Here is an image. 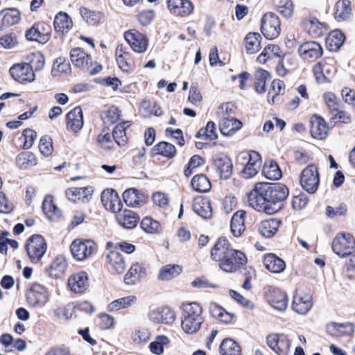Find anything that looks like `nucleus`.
I'll return each mask as SVG.
<instances>
[{
	"instance_id": "obj_1",
	"label": "nucleus",
	"mask_w": 355,
	"mask_h": 355,
	"mask_svg": "<svg viewBox=\"0 0 355 355\" xmlns=\"http://www.w3.org/2000/svg\"><path fill=\"white\" fill-rule=\"evenodd\" d=\"M288 194V189L282 183L257 182L248 193V198L253 209L273 214L284 207Z\"/></svg>"
},
{
	"instance_id": "obj_2",
	"label": "nucleus",
	"mask_w": 355,
	"mask_h": 355,
	"mask_svg": "<svg viewBox=\"0 0 355 355\" xmlns=\"http://www.w3.org/2000/svg\"><path fill=\"white\" fill-rule=\"evenodd\" d=\"M202 313V307L196 302H191L183 305L181 325L185 333L193 334L200 330L204 321Z\"/></svg>"
},
{
	"instance_id": "obj_3",
	"label": "nucleus",
	"mask_w": 355,
	"mask_h": 355,
	"mask_svg": "<svg viewBox=\"0 0 355 355\" xmlns=\"http://www.w3.org/2000/svg\"><path fill=\"white\" fill-rule=\"evenodd\" d=\"M332 250L339 257L349 256L355 251V240L349 233L338 234L332 241Z\"/></svg>"
},
{
	"instance_id": "obj_4",
	"label": "nucleus",
	"mask_w": 355,
	"mask_h": 355,
	"mask_svg": "<svg viewBox=\"0 0 355 355\" xmlns=\"http://www.w3.org/2000/svg\"><path fill=\"white\" fill-rule=\"evenodd\" d=\"M96 250V243L89 239H76L70 245V251L73 257L78 261L88 259Z\"/></svg>"
},
{
	"instance_id": "obj_5",
	"label": "nucleus",
	"mask_w": 355,
	"mask_h": 355,
	"mask_svg": "<svg viewBox=\"0 0 355 355\" xmlns=\"http://www.w3.org/2000/svg\"><path fill=\"white\" fill-rule=\"evenodd\" d=\"M247 263L245 255L239 250L232 249L225 259L219 263V268L225 272H235Z\"/></svg>"
},
{
	"instance_id": "obj_6",
	"label": "nucleus",
	"mask_w": 355,
	"mask_h": 355,
	"mask_svg": "<svg viewBox=\"0 0 355 355\" xmlns=\"http://www.w3.org/2000/svg\"><path fill=\"white\" fill-rule=\"evenodd\" d=\"M335 64L336 61L333 58L327 57L313 67V72L318 83L330 80L336 72Z\"/></svg>"
},
{
	"instance_id": "obj_7",
	"label": "nucleus",
	"mask_w": 355,
	"mask_h": 355,
	"mask_svg": "<svg viewBox=\"0 0 355 355\" xmlns=\"http://www.w3.org/2000/svg\"><path fill=\"white\" fill-rule=\"evenodd\" d=\"M26 250L31 261L38 262L46 251L44 239L38 234L33 235L26 241Z\"/></svg>"
},
{
	"instance_id": "obj_8",
	"label": "nucleus",
	"mask_w": 355,
	"mask_h": 355,
	"mask_svg": "<svg viewBox=\"0 0 355 355\" xmlns=\"http://www.w3.org/2000/svg\"><path fill=\"white\" fill-rule=\"evenodd\" d=\"M261 33L266 38L273 40L281 32L280 21L278 16L273 12L266 13L261 19Z\"/></svg>"
},
{
	"instance_id": "obj_9",
	"label": "nucleus",
	"mask_w": 355,
	"mask_h": 355,
	"mask_svg": "<svg viewBox=\"0 0 355 355\" xmlns=\"http://www.w3.org/2000/svg\"><path fill=\"white\" fill-rule=\"evenodd\" d=\"M319 181L318 169L314 165H309L302 171L300 184L302 188L309 193L316 192Z\"/></svg>"
},
{
	"instance_id": "obj_10",
	"label": "nucleus",
	"mask_w": 355,
	"mask_h": 355,
	"mask_svg": "<svg viewBox=\"0 0 355 355\" xmlns=\"http://www.w3.org/2000/svg\"><path fill=\"white\" fill-rule=\"evenodd\" d=\"M243 158L247 163L241 171V175L245 179L255 176L262 166V159L260 154L257 151L251 150L244 155Z\"/></svg>"
},
{
	"instance_id": "obj_11",
	"label": "nucleus",
	"mask_w": 355,
	"mask_h": 355,
	"mask_svg": "<svg viewBox=\"0 0 355 355\" xmlns=\"http://www.w3.org/2000/svg\"><path fill=\"white\" fill-rule=\"evenodd\" d=\"M267 344L278 355H288L290 352L291 340L287 336L282 334H271L267 336Z\"/></svg>"
},
{
	"instance_id": "obj_12",
	"label": "nucleus",
	"mask_w": 355,
	"mask_h": 355,
	"mask_svg": "<svg viewBox=\"0 0 355 355\" xmlns=\"http://www.w3.org/2000/svg\"><path fill=\"white\" fill-rule=\"evenodd\" d=\"M124 37L132 50L137 53H144L148 45L147 37L135 29L126 31Z\"/></svg>"
},
{
	"instance_id": "obj_13",
	"label": "nucleus",
	"mask_w": 355,
	"mask_h": 355,
	"mask_svg": "<svg viewBox=\"0 0 355 355\" xmlns=\"http://www.w3.org/2000/svg\"><path fill=\"white\" fill-rule=\"evenodd\" d=\"M312 296L302 291H297L293 296L292 308L299 314H306L312 307Z\"/></svg>"
},
{
	"instance_id": "obj_14",
	"label": "nucleus",
	"mask_w": 355,
	"mask_h": 355,
	"mask_svg": "<svg viewBox=\"0 0 355 355\" xmlns=\"http://www.w3.org/2000/svg\"><path fill=\"white\" fill-rule=\"evenodd\" d=\"M101 202L107 210L119 213L123 205L117 192L112 189L104 190L101 193Z\"/></svg>"
},
{
	"instance_id": "obj_15",
	"label": "nucleus",
	"mask_w": 355,
	"mask_h": 355,
	"mask_svg": "<svg viewBox=\"0 0 355 355\" xmlns=\"http://www.w3.org/2000/svg\"><path fill=\"white\" fill-rule=\"evenodd\" d=\"M11 76L19 83L32 82L35 80L34 72L28 63L14 64L10 69Z\"/></svg>"
},
{
	"instance_id": "obj_16",
	"label": "nucleus",
	"mask_w": 355,
	"mask_h": 355,
	"mask_svg": "<svg viewBox=\"0 0 355 355\" xmlns=\"http://www.w3.org/2000/svg\"><path fill=\"white\" fill-rule=\"evenodd\" d=\"M148 319L154 323L172 324L175 320L174 311L168 307H161L150 310L148 314Z\"/></svg>"
},
{
	"instance_id": "obj_17",
	"label": "nucleus",
	"mask_w": 355,
	"mask_h": 355,
	"mask_svg": "<svg viewBox=\"0 0 355 355\" xmlns=\"http://www.w3.org/2000/svg\"><path fill=\"white\" fill-rule=\"evenodd\" d=\"M232 249V245L226 238H219L211 250V259L220 263Z\"/></svg>"
},
{
	"instance_id": "obj_18",
	"label": "nucleus",
	"mask_w": 355,
	"mask_h": 355,
	"mask_svg": "<svg viewBox=\"0 0 355 355\" xmlns=\"http://www.w3.org/2000/svg\"><path fill=\"white\" fill-rule=\"evenodd\" d=\"M300 55L306 60H314L320 58L323 53L321 45L313 41L303 43L298 49Z\"/></svg>"
},
{
	"instance_id": "obj_19",
	"label": "nucleus",
	"mask_w": 355,
	"mask_h": 355,
	"mask_svg": "<svg viewBox=\"0 0 355 355\" xmlns=\"http://www.w3.org/2000/svg\"><path fill=\"white\" fill-rule=\"evenodd\" d=\"M21 13L17 8H6L0 11V31L19 22Z\"/></svg>"
},
{
	"instance_id": "obj_20",
	"label": "nucleus",
	"mask_w": 355,
	"mask_h": 355,
	"mask_svg": "<svg viewBox=\"0 0 355 355\" xmlns=\"http://www.w3.org/2000/svg\"><path fill=\"white\" fill-rule=\"evenodd\" d=\"M92 193V187H72L66 190V196L73 202H87L89 200Z\"/></svg>"
},
{
	"instance_id": "obj_21",
	"label": "nucleus",
	"mask_w": 355,
	"mask_h": 355,
	"mask_svg": "<svg viewBox=\"0 0 355 355\" xmlns=\"http://www.w3.org/2000/svg\"><path fill=\"white\" fill-rule=\"evenodd\" d=\"M83 114L80 107L77 106L67 114V128L73 132H78L83 126Z\"/></svg>"
},
{
	"instance_id": "obj_22",
	"label": "nucleus",
	"mask_w": 355,
	"mask_h": 355,
	"mask_svg": "<svg viewBox=\"0 0 355 355\" xmlns=\"http://www.w3.org/2000/svg\"><path fill=\"white\" fill-rule=\"evenodd\" d=\"M310 132L311 136L317 139H324L328 133L329 128L321 116L313 115L311 116Z\"/></svg>"
},
{
	"instance_id": "obj_23",
	"label": "nucleus",
	"mask_w": 355,
	"mask_h": 355,
	"mask_svg": "<svg viewBox=\"0 0 355 355\" xmlns=\"http://www.w3.org/2000/svg\"><path fill=\"white\" fill-rule=\"evenodd\" d=\"M68 286L76 293L85 292L89 286L87 274L80 272L71 275L68 279Z\"/></svg>"
},
{
	"instance_id": "obj_24",
	"label": "nucleus",
	"mask_w": 355,
	"mask_h": 355,
	"mask_svg": "<svg viewBox=\"0 0 355 355\" xmlns=\"http://www.w3.org/2000/svg\"><path fill=\"white\" fill-rule=\"evenodd\" d=\"M70 58L76 67L83 70L89 69V64L92 63L91 56L81 48L71 49Z\"/></svg>"
},
{
	"instance_id": "obj_25",
	"label": "nucleus",
	"mask_w": 355,
	"mask_h": 355,
	"mask_svg": "<svg viewBox=\"0 0 355 355\" xmlns=\"http://www.w3.org/2000/svg\"><path fill=\"white\" fill-rule=\"evenodd\" d=\"M117 223L125 229L135 228L139 220V216L133 211L124 209L116 215Z\"/></svg>"
},
{
	"instance_id": "obj_26",
	"label": "nucleus",
	"mask_w": 355,
	"mask_h": 355,
	"mask_svg": "<svg viewBox=\"0 0 355 355\" xmlns=\"http://www.w3.org/2000/svg\"><path fill=\"white\" fill-rule=\"evenodd\" d=\"M146 275V268L139 263H133L124 277V282L126 284H135L144 278Z\"/></svg>"
},
{
	"instance_id": "obj_27",
	"label": "nucleus",
	"mask_w": 355,
	"mask_h": 355,
	"mask_svg": "<svg viewBox=\"0 0 355 355\" xmlns=\"http://www.w3.org/2000/svg\"><path fill=\"white\" fill-rule=\"evenodd\" d=\"M168 8L175 15L185 16L190 14L193 9L189 0H167Z\"/></svg>"
},
{
	"instance_id": "obj_28",
	"label": "nucleus",
	"mask_w": 355,
	"mask_h": 355,
	"mask_svg": "<svg viewBox=\"0 0 355 355\" xmlns=\"http://www.w3.org/2000/svg\"><path fill=\"white\" fill-rule=\"evenodd\" d=\"M246 212L243 210H239L234 214L231 219V232L236 236H240L245 230V216Z\"/></svg>"
},
{
	"instance_id": "obj_29",
	"label": "nucleus",
	"mask_w": 355,
	"mask_h": 355,
	"mask_svg": "<svg viewBox=\"0 0 355 355\" xmlns=\"http://www.w3.org/2000/svg\"><path fill=\"white\" fill-rule=\"evenodd\" d=\"M110 269L117 274H122L126 268L123 256L116 251L110 252L106 257Z\"/></svg>"
},
{
	"instance_id": "obj_30",
	"label": "nucleus",
	"mask_w": 355,
	"mask_h": 355,
	"mask_svg": "<svg viewBox=\"0 0 355 355\" xmlns=\"http://www.w3.org/2000/svg\"><path fill=\"white\" fill-rule=\"evenodd\" d=\"M263 263L266 268L272 273H279L284 271L286 268L284 261L274 254L265 255Z\"/></svg>"
},
{
	"instance_id": "obj_31",
	"label": "nucleus",
	"mask_w": 355,
	"mask_h": 355,
	"mask_svg": "<svg viewBox=\"0 0 355 355\" xmlns=\"http://www.w3.org/2000/svg\"><path fill=\"white\" fill-rule=\"evenodd\" d=\"M281 222L275 218L264 220L260 223L258 231L261 236L266 238H271L277 232Z\"/></svg>"
},
{
	"instance_id": "obj_32",
	"label": "nucleus",
	"mask_w": 355,
	"mask_h": 355,
	"mask_svg": "<svg viewBox=\"0 0 355 355\" xmlns=\"http://www.w3.org/2000/svg\"><path fill=\"white\" fill-rule=\"evenodd\" d=\"M354 331V325L349 322H332L327 327V331L334 336H349L352 334Z\"/></svg>"
},
{
	"instance_id": "obj_33",
	"label": "nucleus",
	"mask_w": 355,
	"mask_h": 355,
	"mask_svg": "<svg viewBox=\"0 0 355 355\" xmlns=\"http://www.w3.org/2000/svg\"><path fill=\"white\" fill-rule=\"evenodd\" d=\"M193 209L203 218H209L212 215V209L207 198H196L193 202Z\"/></svg>"
},
{
	"instance_id": "obj_34",
	"label": "nucleus",
	"mask_w": 355,
	"mask_h": 355,
	"mask_svg": "<svg viewBox=\"0 0 355 355\" xmlns=\"http://www.w3.org/2000/svg\"><path fill=\"white\" fill-rule=\"evenodd\" d=\"M242 127V123L234 117L221 119L219 128L224 135H231Z\"/></svg>"
},
{
	"instance_id": "obj_35",
	"label": "nucleus",
	"mask_w": 355,
	"mask_h": 355,
	"mask_svg": "<svg viewBox=\"0 0 355 355\" xmlns=\"http://www.w3.org/2000/svg\"><path fill=\"white\" fill-rule=\"evenodd\" d=\"M67 269V263L63 257H56L51 263L46 272L49 277L57 279L60 277Z\"/></svg>"
},
{
	"instance_id": "obj_36",
	"label": "nucleus",
	"mask_w": 355,
	"mask_h": 355,
	"mask_svg": "<svg viewBox=\"0 0 355 355\" xmlns=\"http://www.w3.org/2000/svg\"><path fill=\"white\" fill-rule=\"evenodd\" d=\"M53 25L55 31L64 33L70 30L73 22L67 13L60 12L55 17Z\"/></svg>"
},
{
	"instance_id": "obj_37",
	"label": "nucleus",
	"mask_w": 355,
	"mask_h": 355,
	"mask_svg": "<svg viewBox=\"0 0 355 355\" xmlns=\"http://www.w3.org/2000/svg\"><path fill=\"white\" fill-rule=\"evenodd\" d=\"M176 154V148L174 145L166 142L161 141L155 146L151 150V155L153 157L161 155L168 158L173 157Z\"/></svg>"
},
{
	"instance_id": "obj_38",
	"label": "nucleus",
	"mask_w": 355,
	"mask_h": 355,
	"mask_svg": "<svg viewBox=\"0 0 355 355\" xmlns=\"http://www.w3.org/2000/svg\"><path fill=\"white\" fill-rule=\"evenodd\" d=\"M214 165L221 178L228 179L230 178L232 172V163L228 157L216 158L214 160Z\"/></svg>"
},
{
	"instance_id": "obj_39",
	"label": "nucleus",
	"mask_w": 355,
	"mask_h": 355,
	"mask_svg": "<svg viewBox=\"0 0 355 355\" xmlns=\"http://www.w3.org/2000/svg\"><path fill=\"white\" fill-rule=\"evenodd\" d=\"M303 24L308 33L314 37L323 35L324 26L315 17H307L303 20Z\"/></svg>"
},
{
	"instance_id": "obj_40",
	"label": "nucleus",
	"mask_w": 355,
	"mask_h": 355,
	"mask_svg": "<svg viewBox=\"0 0 355 355\" xmlns=\"http://www.w3.org/2000/svg\"><path fill=\"white\" fill-rule=\"evenodd\" d=\"M351 10L349 1H338L334 7V17L338 21H345L349 17Z\"/></svg>"
},
{
	"instance_id": "obj_41",
	"label": "nucleus",
	"mask_w": 355,
	"mask_h": 355,
	"mask_svg": "<svg viewBox=\"0 0 355 355\" xmlns=\"http://www.w3.org/2000/svg\"><path fill=\"white\" fill-rule=\"evenodd\" d=\"M261 172L268 180H279L282 177V171L277 162L273 160L266 161L263 166Z\"/></svg>"
},
{
	"instance_id": "obj_42",
	"label": "nucleus",
	"mask_w": 355,
	"mask_h": 355,
	"mask_svg": "<svg viewBox=\"0 0 355 355\" xmlns=\"http://www.w3.org/2000/svg\"><path fill=\"white\" fill-rule=\"evenodd\" d=\"M182 267L176 264H168L159 270L158 279L162 281H168L178 277L182 272Z\"/></svg>"
},
{
	"instance_id": "obj_43",
	"label": "nucleus",
	"mask_w": 355,
	"mask_h": 355,
	"mask_svg": "<svg viewBox=\"0 0 355 355\" xmlns=\"http://www.w3.org/2000/svg\"><path fill=\"white\" fill-rule=\"evenodd\" d=\"M123 198L128 207H136L144 202V196L139 193L137 189L131 188L124 191Z\"/></svg>"
},
{
	"instance_id": "obj_44",
	"label": "nucleus",
	"mask_w": 355,
	"mask_h": 355,
	"mask_svg": "<svg viewBox=\"0 0 355 355\" xmlns=\"http://www.w3.org/2000/svg\"><path fill=\"white\" fill-rule=\"evenodd\" d=\"M269 302L271 306L278 311L285 310L288 304L286 293L279 290L273 291Z\"/></svg>"
},
{
	"instance_id": "obj_45",
	"label": "nucleus",
	"mask_w": 355,
	"mask_h": 355,
	"mask_svg": "<svg viewBox=\"0 0 355 355\" xmlns=\"http://www.w3.org/2000/svg\"><path fill=\"white\" fill-rule=\"evenodd\" d=\"M261 37L259 33H250L245 38V49L248 53L253 54L261 49Z\"/></svg>"
},
{
	"instance_id": "obj_46",
	"label": "nucleus",
	"mask_w": 355,
	"mask_h": 355,
	"mask_svg": "<svg viewBox=\"0 0 355 355\" xmlns=\"http://www.w3.org/2000/svg\"><path fill=\"white\" fill-rule=\"evenodd\" d=\"M130 125V121H123L116 125L112 131V137L119 146H123L127 141L125 130Z\"/></svg>"
},
{
	"instance_id": "obj_47",
	"label": "nucleus",
	"mask_w": 355,
	"mask_h": 355,
	"mask_svg": "<svg viewBox=\"0 0 355 355\" xmlns=\"http://www.w3.org/2000/svg\"><path fill=\"white\" fill-rule=\"evenodd\" d=\"M137 297L128 295L124 297L114 300L108 304L107 309L110 311H116L120 309H126L135 303Z\"/></svg>"
},
{
	"instance_id": "obj_48",
	"label": "nucleus",
	"mask_w": 355,
	"mask_h": 355,
	"mask_svg": "<svg viewBox=\"0 0 355 355\" xmlns=\"http://www.w3.org/2000/svg\"><path fill=\"white\" fill-rule=\"evenodd\" d=\"M270 80V74L263 69H259L256 71L254 75V87L258 93H264L266 92V85Z\"/></svg>"
},
{
	"instance_id": "obj_49",
	"label": "nucleus",
	"mask_w": 355,
	"mask_h": 355,
	"mask_svg": "<svg viewBox=\"0 0 355 355\" xmlns=\"http://www.w3.org/2000/svg\"><path fill=\"white\" fill-rule=\"evenodd\" d=\"M191 184L193 189L198 192L205 193L211 189L210 181L203 174L196 175L192 178Z\"/></svg>"
},
{
	"instance_id": "obj_50",
	"label": "nucleus",
	"mask_w": 355,
	"mask_h": 355,
	"mask_svg": "<svg viewBox=\"0 0 355 355\" xmlns=\"http://www.w3.org/2000/svg\"><path fill=\"white\" fill-rule=\"evenodd\" d=\"M220 353L221 355H240L241 347L234 340L226 338L220 345Z\"/></svg>"
},
{
	"instance_id": "obj_51",
	"label": "nucleus",
	"mask_w": 355,
	"mask_h": 355,
	"mask_svg": "<svg viewBox=\"0 0 355 355\" xmlns=\"http://www.w3.org/2000/svg\"><path fill=\"white\" fill-rule=\"evenodd\" d=\"M345 35L339 30L331 31L327 38V44L330 51H337L343 44Z\"/></svg>"
},
{
	"instance_id": "obj_52",
	"label": "nucleus",
	"mask_w": 355,
	"mask_h": 355,
	"mask_svg": "<svg viewBox=\"0 0 355 355\" xmlns=\"http://www.w3.org/2000/svg\"><path fill=\"white\" fill-rule=\"evenodd\" d=\"M80 13L83 19L90 25H96L103 19V15L101 12L90 10L85 7L80 8Z\"/></svg>"
},
{
	"instance_id": "obj_53",
	"label": "nucleus",
	"mask_w": 355,
	"mask_h": 355,
	"mask_svg": "<svg viewBox=\"0 0 355 355\" xmlns=\"http://www.w3.org/2000/svg\"><path fill=\"white\" fill-rule=\"evenodd\" d=\"M142 230L148 234H159L162 231L160 223L151 217H145L140 223Z\"/></svg>"
},
{
	"instance_id": "obj_54",
	"label": "nucleus",
	"mask_w": 355,
	"mask_h": 355,
	"mask_svg": "<svg viewBox=\"0 0 355 355\" xmlns=\"http://www.w3.org/2000/svg\"><path fill=\"white\" fill-rule=\"evenodd\" d=\"M42 209L44 213L50 218H58L61 214L59 209L53 204L51 196H48L44 199Z\"/></svg>"
},
{
	"instance_id": "obj_55",
	"label": "nucleus",
	"mask_w": 355,
	"mask_h": 355,
	"mask_svg": "<svg viewBox=\"0 0 355 355\" xmlns=\"http://www.w3.org/2000/svg\"><path fill=\"white\" fill-rule=\"evenodd\" d=\"M216 125L213 121H209L205 128H201L196 134L197 138L207 140H214L217 138Z\"/></svg>"
},
{
	"instance_id": "obj_56",
	"label": "nucleus",
	"mask_w": 355,
	"mask_h": 355,
	"mask_svg": "<svg viewBox=\"0 0 355 355\" xmlns=\"http://www.w3.org/2000/svg\"><path fill=\"white\" fill-rule=\"evenodd\" d=\"M17 164L21 168H26L36 164V158L33 153L26 151L19 153L17 157Z\"/></svg>"
},
{
	"instance_id": "obj_57",
	"label": "nucleus",
	"mask_w": 355,
	"mask_h": 355,
	"mask_svg": "<svg viewBox=\"0 0 355 355\" xmlns=\"http://www.w3.org/2000/svg\"><path fill=\"white\" fill-rule=\"evenodd\" d=\"M169 343V339L166 336H159L149 345V348L153 354L160 355L164 352V346Z\"/></svg>"
},
{
	"instance_id": "obj_58",
	"label": "nucleus",
	"mask_w": 355,
	"mask_h": 355,
	"mask_svg": "<svg viewBox=\"0 0 355 355\" xmlns=\"http://www.w3.org/2000/svg\"><path fill=\"white\" fill-rule=\"evenodd\" d=\"M28 64L32 68V71L41 70L45 63L44 56L40 52L30 54L28 58Z\"/></svg>"
},
{
	"instance_id": "obj_59",
	"label": "nucleus",
	"mask_w": 355,
	"mask_h": 355,
	"mask_svg": "<svg viewBox=\"0 0 355 355\" xmlns=\"http://www.w3.org/2000/svg\"><path fill=\"white\" fill-rule=\"evenodd\" d=\"M121 117V111L115 106L110 107L103 115L102 119L105 123L113 124L117 122Z\"/></svg>"
},
{
	"instance_id": "obj_60",
	"label": "nucleus",
	"mask_w": 355,
	"mask_h": 355,
	"mask_svg": "<svg viewBox=\"0 0 355 355\" xmlns=\"http://www.w3.org/2000/svg\"><path fill=\"white\" fill-rule=\"evenodd\" d=\"M71 69L69 62L63 61L62 58H59L53 63L51 73L53 76H58L60 73H67Z\"/></svg>"
},
{
	"instance_id": "obj_61",
	"label": "nucleus",
	"mask_w": 355,
	"mask_h": 355,
	"mask_svg": "<svg viewBox=\"0 0 355 355\" xmlns=\"http://www.w3.org/2000/svg\"><path fill=\"white\" fill-rule=\"evenodd\" d=\"M40 151L44 156H49L53 152L52 139L49 136H44L40 139L39 144Z\"/></svg>"
},
{
	"instance_id": "obj_62",
	"label": "nucleus",
	"mask_w": 355,
	"mask_h": 355,
	"mask_svg": "<svg viewBox=\"0 0 355 355\" xmlns=\"http://www.w3.org/2000/svg\"><path fill=\"white\" fill-rule=\"evenodd\" d=\"M37 137L35 131L31 129H25L23 132L21 139H24V149H29L33 144Z\"/></svg>"
},
{
	"instance_id": "obj_63",
	"label": "nucleus",
	"mask_w": 355,
	"mask_h": 355,
	"mask_svg": "<svg viewBox=\"0 0 355 355\" xmlns=\"http://www.w3.org/2000/svg\"><path fill=\"white\" fill-rule=\"evenodd\" d=\"M324 98L327 106L331 114L334 113L335 111H338V109H339V101L333 93L328 92L324 94Z\"/></svg>"
},
{
	"instance_id": "obj_64",
	"label": "nucleus",
	"mask_w": 355,
	"mask_h": 355,
	"mask_svg": "<svg viewBox=\"0 0 355 355\" xmlns=\"http://www.w3.org/2000/svg\"><path fill=\"white\" fill-rule=\"evenodd\" d=\"M17 44L16 35L13 33L6 34L0 37V45L5 49H12Z\"/></svg>"
}]
</instances>
